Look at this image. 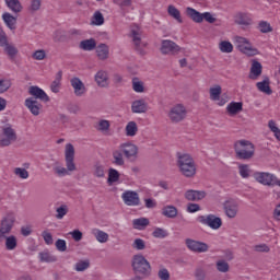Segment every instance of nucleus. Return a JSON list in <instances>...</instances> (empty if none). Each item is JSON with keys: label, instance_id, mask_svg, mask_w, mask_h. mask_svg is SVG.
<instances>
[{"label": "nucleus", "instance_id": "obj_1", "mask_svg": "<svg viewBox=\"0 0 280 280\" xmlns=\"http://www.w3.org/2000/svg\"><path fill=\"white\" fill-rule=\"evenodd\" d=\"M13 228H14V217L7 215L1 220L0 244L4 242V246L7 250H16V246H19V240L14 235H10L12 233Z\"/></svg>", "mask_w": 280, "mask_h": 280}, {"label": "nucleus", "instance_id": "obj_2", "mask_svg": "<svg viewBox=\"0 0 280 280\" xmlns=\"http://www.w3.org/2000/svg\"><path fill=\"white\" fill-rule=\"evenodd\" d=\"M65 159L67 168L60 165L54 166L52 172H55L56 176H70L71 172H75L78 170L75 167V148H73V144H66Z\"/></svg>", "mask_w": 280, "mask_h": 280}, {"label": "nucleus", "instance_id": "obj_3", "mask_svg": "<svg viewBox=\"0 0 280 280\" xmlns=\"http://www.w3.org/2000/svg\"><path fill=\"white\" fill-rule=\"evenodd\" d=\"M177 167H179V172L186 178H194L196 176V162L187 153L177 154Z\"/></svg>", "mask_w": 280, "mask_h": 280}, {"label": "nucleus", "instance_id": "obj_4", "mask_svg": "<svg viewBox=\"0 0 280 280\" xmlns=\"http://www.w3.org/2000/svg\"><path fill=\"white\" fill-rule=\"evenodd\" d=\"M236 159L241 161H248L255 156V144L248 140H238L234 143Z\"/></svg>", "mask_w": 280, "mask_h": 280}, {"label": "nucleus", "instance_id": "obj_5", "mask_svg": "<svg viewBox=\"0 0 280 280\" xmlns=\"http://www.w3.org/2000/svg\"><path fill=\"white\" fill-rule=\"evenodd\" d=\"M131 266L135 275H141V277H150V261L141 254H137L132 257Z\"/></svg>", "mask_w": 280, "mask_h": 280}, {"label": "nucleus", "instance_id": "obj_6", "mask_svg": "<svg viewBox=\"0 0 280 280\" xmlns=\"http://www.w3.org/2000/svg\"><path fill=\"white\" fill-rule=\"evenodd\" d=\"M167 117L171 124H180V121L187 119V107L180 103L175 104L170 108Z\"/></svg>", "mask_w": 280, "mask_h": 280}, {"label": "nucleus", "instance_id": "obj_7", "mask_svg": "<svg viewBox=\"0 0 280 280\" xmlns=\"http://www.w3.org/2000/svg\"><path fill=\"white\" fill-rule=\"evenodd\" d=\"M254 178L260 185L267 187H280V179L275 176V174L266 172H257L254 174Z\"/></svg>", "mask_w": 280, "mask_h": 280}, {"label": "nucleus", "instance_id": "obj_8", "mask_svg": "<svg viewBox=\"0 0 280 280\" xmlns=\"http://www.w3.org/2000/svg\"><path fill=\"white\" fill-rule=\"evenodd\" d=\"M125 159L130 163H135L137 159H139V147L132 142H124L120 143L119 147Z\"/></svg>", "mask_w": 280, "mask_h": 280}, {"label": "nucleus", "instance_id": "obj_9", "mask_svg": "<svg viewBox=\"0 0 280 280\" xmlns=\"http://www.w3.org/2000/svg\"><path fill=\"white\" fill-rule=\"evenodd\" d=\"M130 38L132 40L133 49H136V51H138V54L141 56L145 55L148 43L141 39V31L139 28L131 30Z\"/></svg>", "mask_w": 280, "mask_h": 280}, {"label": "nucleus", "instance_id": "obj_10", "mask_svg": "<svg viewBox=\"0 0 280 280\" xmlns=\"http://www.w3.org/2000/svg\"><path fill=\"white\" fill-rule=\"evenodd\" d=\"M160 51L163 56H176L180 54V46L171 39H163L161 42Z\"/></svg>", "mask_w": 280, "mask_h": 280}, {"label": "nucleus", "instance_id": "obj_11", "mask_svg": "<svg viewBox=\"0 0 280 280\" xmlns=\"http://www.w3.org/2000/svg\"><path fill=\"white\" fill-rule=\"evenodd\" d=\"M223 211L230 220L237 218V213H240V203L237 200L230 198L223 202Z\"/></svg>", "mask_w": 280, "mask_h": 280}, {"label": "nucleus", "instance_id": "obj_12", "mask_svg": "<svg viewBox=\"0 0 280 280\" xmlns=\"http://www.w3.org/2000/svg\"><path fill=\"white\" fill-rule=\"evenodd\" d=\"M197 220L200 222V224H205L213 231H218V229L222 226V219L220 217H215L214 214L199 215Z\"/></svg>", "mask_w": 280, "mask_h": 280}, {"label": "nucleus", "instance_id": "obj_13", "mask_svg": "<svg viewBox=\"0 0 280 280\" xmlns=\"http://www.w3.org/2000/svg\"><path fill=\"white\" fill-rule=\"evenodd\" d=\"M13 141H16V131L12 127H3L2 135H0V145L1 148H7L12 145Z\"/></svg>", "mask_w": 280, "mask_h": 280}, {"label": "nucleus", "instance_id": "obj_14", "mask_svg": "<svg viewBox=\"0 0 280 280\" xmlns=\"http://www.w3.org/2000/svg\"><path fill=\"white\" fill-rule=\"evenodd\" d=\"M236 47L238 51H242L246 56H257V48H254L253 44L246 37H236Z\"/></svg>", "mask_w": 280, "mask_h": 280}, {"label": "nucleus", "instance_id": "obj_15", "mask_svg": "<svg viewBox=\"0 0 280 280\" xmlns=\"http://www.w3.org/2000/svg\"><path fill=\"white\" fill-rule=\"evenodd\" d=\"M121 198L122 202L127 205V207H139L141 205L139 194L135 190H126L122 192Z\"/></svg>", "mask_w": 280, "mask_h": 280}, {"label": "nucleus", "instance_id": "obj_16", "mask_svg": "<svg viewBox=\"0 0 280 280\" xmlns=\"http://www.w3.org/2000/svg\"><path fill=\"white\" fill-rule=\"evenodd\" d=\"M185 244L191 253H207L209 250V245L205 242L186 238Z\"/></svg>", "mask_w": 280, "mask_h": 280}, {"label": "nucleus", "instance_id": "obj_17", "mask_svg": "<svg viewBox=\"0 0 280 280\" xmlns=\"http://www.w3.org/2000/svg\"><path fill=\"white\" fill-rule=\"evenodd\" d=\"M70 84L73 89V93L75 97H84L86 95V85H84V82L80 80V78L74 77L70 80Z\"/></svg>", "mask_w": 280, "mask_h": 280}, {"label": "nucleus", "instance_id": "obj_18", "mask_svg": "<svg viewBox=\"0 0 280 280\" xmlns=\"http://www.w3.org/2000/svg\"><path fill=\"white\" fill-rule=\"evenodd\" d=\"M184 196L189 202H198L207 198V191L189 189L185 192Z\"/></svg>", "mask_w": 280, "mask_h": 280}, {"label": "nucleus", "instance_id": "obj_19", "mask_svg": "<svg viewBox=\"0 0 280 280\" xmlns=\"http://www.w3.org/2000/svg\"><path fill=\"white\" fill-rule=\"evenodd\" d=\"M28 93L34 97V100H40V102H49V95L45 92V90L38 88L37 85H32L28 89Z\"/></svg>", "mask_w": 280, "mask_h": 280}, {"label": "nucleus", "instance_id": "obj_20", "mask_svg": "<svg viewBox=\"0 0 280 280\" xmlns=\"http://www.w3.org/2000/svg\"><path fill=\"white\" fill-rule=\"evenodd\" d=\"M94 80L97 84V86H100V89H108L110 81L108 79V72L105 70H100L96 72Z\"/></svg>", "mask_w": 280, "mask_h": 280}, {"label": "nucleus", "instance_id": "obj_21", "mask_svg": "<svg viewBox=\"0 0 280 280\" xmlns=\"http://www.w3.org/2000/svg\"><path fill=\"white\" fill-rule=\"evenodd\" d=\"M25 106L35 117H38V115H40V108H43V105H40L38 101L34 100V97L26 98Z\"/></svg>", "mask_w": 280, "mask_h": 280}, {"label": "nucleus", "instance_id": "obj_22", "mask_svg": "<svg viewBox=\"0 0 280 280\" xmlns=\"http://www.w3.org/2000/svg\"><path fill=\"white\" fill-rule=\"evenodd\" d=\"M234 23L236 25H242L243 27H248L249 25H253V18L248 13H236L234 16Z\"/></svg>", "mask_w": 280, "mask_h": 280}, {"label": "nucleus", "instance_id": "obj_23", "mask_svg": "<svg viewBox=\"0 0 280 280\" xmlns=\"http://www.w3.org/2000/svg\"><path fill=\"white\" fill-rule=\"evenodd\" d=\"M148 110V102L145 100L140 98L136 100L131 103V113L137 115H141Z\"/></svg>", "mask_w": 280, "mask_h": 280}, {"label": "nucleus", "instance_id": "obj_24", "mask_svg": "<svg viewBox=\"0 0 280 280\" xmlns=\"http://www.w3.org/2000/svg\"><path fill=\"white\" fill-rule=\"evenodd\" d=\"M124 156L125 155H124L120 147L113 150V152H112L113 165H117L118 167H124L126 165V160L124 159Z\"/></svg>", "mask_w": 280, "mask_h": 280}, {"label": "nucleus", "instance_id": "obj_25", "mask_svg": "<svg viewBox=\"0 0 280 280\" xmlns=\"http://www.w3.org/2000/svg\"><path fill=\"white\" fill-rule=\"evenodd\" d=\"M244 110V103L243 102H231L226 106V113L231 117H235V115H238V113H242Z\"/></svg>", "mask_w": 280, "mask_h": 280}, {"label": "nucleus", "instance_id": "obj_26", "mask_svg": "<svg viewBox=\"0 0 280 280\" xmlns=\"http://www.w3.org/2000/svg\"><path fill=\"white\" fill-rule=\"evenodd\" d=\"M96 57L98 60H108L110 56V48L106 44H100L96 46Z\"/></svg>", "mask_w": 280, "mask_h": 280}, {"label": "nucleus", "instance_id": "obj_27", "mask_svg": "<svg viewBox=\"0 0 280 280\" xmlns=\"http://www.w3.org/2000/svg\"><path fill=\"white\" fill-rule=\"evenodd\" d=\"M96 47L97 40H95V38L83 39L79 44V49H82V51H93Z\"/></svg>", "mask_w": 280, "mask_h": 280}, {"label": "nucleus", "instance_id": "obj_28", "mask_svg": "<svg viewBox=\"0 0 280 280\" xmlns=\"http://www.w3.org/2000/svg\"><path fill=\"white\" fill-rule=\"evenodd\" d=\"M4 3L13 14H20V12H23V4H21L20 0H4Z\"/></svg>", "mask_w": 280, "mask_h": 280}, {"label": "nucleus", "instance_id": "obj_29", "mask_svg": "<svg viewBox=\"0 0 280 280\" xmlns=\"http://www.w3.org/2000/svg\"><path fill=\"white\" fill-rule=\"evenodd\" d=\"M2 21H4L7 27L14 32L16 30V18H14L11 13L4 12L2 14Z\"/></svg>", "mask_w": 280, "mask_h": 280}, {"label": "nucleus", "instance_id": "obj_30", "mask_svg": "<svg viewBox=\"0 0 280 280\" xmlns=\"http://www.w3.org/2000/svg\"><path fill=\"white\" fill-rule=\"evenodd\" d=\"M186 14L194 23H202V13L198 12L196 9L191 7L186 8Z\"/></svg>", "mask_w": 280, "mask_h": 280}, {"label": "nucleus", "instance_id": "obj_31", "mask_svg": "<svg viewBox=\"0 0 280 280\" xmlns=\"http://www.w3.org/2000/svg\"><path fill=\"white\" fill-rule=\"evenodd\" d=\"M60 86H62V71L56 73L55 80L50 84V91L52 93H60Z\"/></svg>", "mask_w": 280, "mask_h": 280}, {"label": "nucleus", "instance_id": "obj_32", "mask_svg": "<svg viewBox=\"0 0 280 280\" xmlns=\"http://www.w3.org/2000/svg\"><path fill=\"white\" fill-rule=\"evenodd\" d=\"M256 86L260 93H266V95H272V89H270V79L265 78L262 82L256 83Z\"/></svg>", "mask_w": 280, "mask_h": 280}, {"label": "nucleus", "instance_id": "obj_33", "mask_svg": "<svg viewBox=\"0 0 280 280\" xmlns=\"http://www.w3.org/2000/svg\"><path fill=\"white\" fill-rule=\"evenodd\" d=\"M261 71H262L261 63L259 61H254L252 63L249 79L257 80V78H259V75H261Z\"/></svg>", "mask_w": 280, "mask_h": 280}, {"label": "nucleus", "instance_id": "obj_34", "mask_svg": "<svg viewBox=\"0 0 280 280\" xmlns=\"http://www.w3.org/2000/svg\"><path fill=\"white\" fill-rule=\"evenodd\" d=\"M95 128L102 135H108L110 132V120L101 119L97 121Z\"/></svg>", "mask_w": 280, "mask_h": 280}, {"label": "nucleus", "instance_id": "obj_35", "mask_svg": "<svg viewBox=\"0 0 280 280\" xmlns=\"http://www.w3.org/2000/svg\"><path fill=\"white\" fill-rule=\"evenodd\" d=\"M138 132H139V126H137V122L135 120L129 121L125 127L126 137H137Z\"/></svg>", "mask_w": 280, "mask_h": 280}, {"label": "nucleus", "instance_id": "obj_36", "mask_svg": "<svg viewBox=\"0 0 280 280\" xmlns=\"http://www.w3.org/2000/svg\"><path fill=\"white\" fill-rule=\"evenodd\" d=\"M4 54L9 56L10 60H14L16 56L19 55V48L12 44L7 43L4 46Z\"/></svg>", "mask_w": 280, "mask_h": 280}, {"label": "nucleus", "instance_id": "obj_37", "mask_svg": "<svg viewBox=\"0 0 280 280\" xmlns=\"http://www.w3.org/2000/svg\"><path fill=\"white\" fill-rule=\"evenodd\" d=\"M92 235L95 236V240L98 241L100 244H106V242H108V233L100 229H93Z\"/></svg>", "mask_w": 280, "mask_h": 280}, {"label": "nucleus", "instance_id": "obj_38", "mask_svg": "<svg viewBox=\"0 0 280 280\" xmlns=\"http://www.w3.org/2000/svg\"><path fill=\"white\" fill-rule=\"evenodd\" d=\"M39 261L43 264H54V261H58V258L48 250H44L39 253Z\"/></svg>", "mask_w": 280, "mask_h": 280}, {"label": "nucleus", "instance_id": "obj_39", "mask_svg": "<svg viewBox=\"0 0 280 280\" xmlns=\"http://www.w3.org/2000/svg\"><path fill=\"white\" fill-rule=\"evenodd\" d=\"M133 229L138 231H143L147 226L150 225V220L148 218H139L132 221Z\"/></svg>", "mask_w": 280, "mask_h": 280}, {"label": "nucleus", "instance_id": "obj_40", "mask_svg": "<svg viewBox=\"0 0 280 280\" xmlns=\"http://www.w3.org/2000/svg\"><path fill=\"white\" fill-rule=\"evenodd\" d=\"M162 215H164V218L174 219L176 215H178V209L174 206H165L162 209Z\"/></svg>", "mask_w": 280, "mask_h": 280}, {"label": "nucleus", "instance_id": "obj_41", "mask_svg": "<svg viewBox=\"0 0 280 280\" xmlns=\"http://www.w3.org/2000/svg\"><path fill=\"white\" fill-rule=\"evenodd\" d=\"M167 12L172 16V19H175V21H177V23H183L180 11L176 7H174L173 4H170L167 8Z\"/></svg>", "mask_w": 280, "mask_h": 280}, {"label": "nucleus", "instance_id": "obj_42", "mask_svg": "<svg viewBox=\"0 0 280 280\" xmlns=\"http://www.w3.org/2000/svg\"><path fill=\"white\" fill-rule=\"evenodd\" d=\"M221 95H222V86L215 85L213 88H210V100L212 102H218Z\"/></svg>", "mask_w": 280, "mask_h": 280}, {"label": "nucleus", "instance_id": "obj_43", "mask_svg": "<svg viewBox=\"0 0 280 280\" xmlns=\"http://www.w3.org/2000/svg\"><path fill=\"white\" fill-rule=\"evenodd\" d=\"M91 267V261L89 259L85 260H79L75 265H74V270L77 272H84V270H89V268Z\"/></svg>", "mask_w": 280, "mask_h": 280}, {"label": "nucleus", "instance_id": "obj_44", "mask_svg": "<svg viewBox=\"0 0 280 280\" xmlns=\"http://www.w3.org/2000/svg\"><path fill=\"white\" fill-rule=\"evenodd\" d=\"M219 49L222 54H233V44L229 40H222L219 43Z\"/></svg>", "mask_w": 280, "mask_h": 280}, {"label": "nucleus", "instance_id": "obj_45", "mask_svg": "<svg viewBox=\"0 0 280 280\" xmlns=\"http://www.w3.org/2000/svg\"><path fill=\"white\" fill-rule=\"evenodd\" d=\"M257 30L261 34H270V32H272V25H270L268 21H260L258 23Z\"/></svg>", "mask_w": 280, "mask_h": 280}, {"label": "nucleus", "instance_id": "obj_46", "mask_svg": "<svg viewBox=\"0 0 280 280\" xmlns=\"http://www.w3.org/2000/svg\"><path fill=\"white\" fill-rule=\"evenodd\" d=\"M67 213H69V206L67 205H61L59 207L56 208V219L57 220H62L65 218V215H67Z\"/></svg>", "mask_w": 280, "mask_h": 280}, {"label": "nucleus", "instance_id": "obj_47", "mask_svg": "<svg viewBox=\"0 0 280 280\" xmlns=\"http://www.w3.org/2000/svg\"><path fill=\"white\" fill-rule=\"evenodd\" d=\"M104 23V14H102L100 11L94 12L92 19H91V25H102Z\"/></svg>", "mask_w": 280, "mask_h": 280}, {"label": "nucleus", "instance_id": "obj_48", "mask_svg": "<svg viewBox=\"0 0 280 280\" xmlns=\"http://www.w3.org/2000/svg\"><path fill=\"white\" fill-rule=\"evenodd\" d=\"M132 89L136 93H143L145 91V86H143V81H140L138 78H133Z\"/></svg>", "mask_w": 280, "mask_h": 280}, {"label": "nucleus", "instance_id": "obj_49", "mask_svg": "<svg viewBox=\"0 0 280 280\" xmlns=\"http://www.w3.org/2000/svg\"><path fill=\"white\" fill-rule=\"evenodd\" d=\"M117 180H119V171L115 168H109L107 183H109V185H113V183H117Z\"/></svg>", "mask_w": 280, "mask_h": 280}, {"label": "nucleus", "instance_id": "obj_50", "mask_svg": "<svg viewBox=\"0 0 280 280\" xmlns=\"http://www.w3.org/2000/svg\"><path fill=\"white\" fill-rule=\"evenodd\" d=\"M152 235L156 240H164V237H167L170 234L167 233V230H164L162 228H155L154 231L152 232Z\"/></svg>", "mask_w": 280, "mask_h": 280}, {"label": "nucleus", "instance_id": "obj_51", "mask_svg": "<svg viewBox=\"0 0 280 280\" xmlns=\"http://www.w3.org/2000/svg\"><path fill=\"white\" fill-rule=\"evenodd\" d=\"M215 266H217L218 272L226 273L229 272V270H231L229 262H226L225 260H218Z\"/></svg>", "mask_w": 280, "mask_h": 280}, {"label": "nucleus", "instance_id": "obj_52", "mask_svg": "<svg viewBox=\"0 0 280 280\" xmlns=\"http://www.w3.org/2000/svg\"><path fill=\"white\" fill-rule=\"evenodd\" d=\"M14 174L18 176V178H22L23 180H27V178H30V172L23 167L14 168Z\"/></svg>", "mask_w": 280, "mask_h": 280}, {"label": "nucleus", "instance_id": "obj_53", "mask_svg": "<svg viewBox=\"0 0 280 280\" xmlns=\"http://www.w3.org/2000/svg\"><path fill=\"white\" fill-rule=\"evenodd\" d=\"M196 280H207V269L205 267H198L195 269Z\"/></svg>", "mask_w": 280, "mask_h": 280}, {"label": "nucleus", "instance_id": "obj_54", "mask_svg": "<svg viewBox=\"0 0 280 280\" xmlns=\"http://www.w3.org/2000/svg\"><path fill=\"white\" fill-rule=\"evenodd\" d=\"M131 248H133V250H145V241L142 238H135Z\"/></svg>", "mask_w": 280, "mask_h": 280}, {"label": "nucleus", "instance_id": "obj_55", "mask_svg": "<svg viewBox=\"0 0 280 280\" xmlns=\"http://www.w3.org/2000/svg\"><path fill=\"white\" fill-rule=\"evenodd\" d=\"M238 172L242 178H248L250 176V167L248 164L238 165Z\"/></svg>", "mask_w": 280, "mask_h": 280}, {"label": "nucleus", "instance_id": "obj_56", "mask_svg": "<svg viewBox=\"0 0 280 280\" xmlns=\"http://www.w3.org/2000/svg\"><path fill=\"white\" fill-rule=\"evenodd\" d=\"M94 176H96V178H104V176H106V172L104 171V165L102 164L94 165Z\"/></svg>", "mask_w": 280, "mask_h": 280}, {"label": "nucleus", "instance_id": "obj_57", "mask_svg": "<svg viewBox=\"0 0 280 280\" xmlns=\"http://www.w3.org/2000/svg\"><path fill=\"white\" fill-rule=\"evenodd\" d=\"M42 237H43L45 244H47V246H51V244H54V236L51 235V232H49L47 230L43 231Z\"/></svg>", "mask_w": 280, "mask_h": 280}, {"label": "nucleus", "instance_id": "obj_58", "mask_svg": "<svg viewBox=\"0 0 280 280\" xmlns=\"http://www.w3.org/2000/svg\"><path fill=\"white\" fill-rule=\"evenodd\" d=\"M269 250H270V246H268L266 243L253 246L254 253H268Z\"/></svg>", "mask_w": 280, "mask_h": 280}, {"label": "nucleus", "instance_id": "obj_59", "mask_svg": "<svg viewBox=\"0 0 280 280\" xmlns=\"http://www.w3.org/2000/svg\"><path fill=\"white\" fill-rule=\"evenodd\" d=\"M32 58L34 60H45V58H47V52L45 51V49H39L33 52Z\"/></svg>", "mask_w": 280, "mask_h": 280}, {"label": "nucleus", "instance_id": "obj_60", "mask_svg": "<svg viewBox=\"0 0 280 280\" xmlns=\"http://www.w3.org/2000/svg\"><path fill=\"white\" fill-rule=\"evenodd\" d=\"M55 246L59 253H65L67 250V241L58 238L55 243Z\"/></svg>", "mask_w": 280, "mask_h": 280}, {"label": "nucleus", "instance_id": "obj_61", "mask_svg": "<svg viewBox=\"0 0 280 280\" xmlns=\"http://www.w3.org/2000/svg\"><path fill=\"white\" fill-rule=\"evenodd\" d=\"M12 86V82L8 79L0 80V93H5Z\"/></svg>", "mask_w": 280, "mask_h": 280}, {"label": "nucleus", "instance_id": "obj_62", "mask_svg": "<svg viewBox=\"0 0 280 280\" xmlns=\"http://www.w3.org/2000/svg\"><path fill=\"white\" fill-rule=\"evenodd\" d=\"M40 5H43V1L31 0V5H30L28 10H30V12H38V10H40Z\"/></svg>", "mask_w": 280, "mask_h": 280}, {"label": "nucleus", "instance_id": "obj_63", "mask_svg": "<svg viewBox=\"0 0 280 280\" xmlns=\"http://www.w3.org/2000/svg\"><path fill=\"white\" fill-rule=\"evenodd\" d=\"M158 277L160 280H170L171 279L170 270H167L166 268H161L158 271Z\"/></svg>", "mask_w": 280, "mask_h": 280}, {"label": "nucleus", "instance_id": "obj_64", "mask_svg": "<svg viewBox=\"0 0 280 280\" xmlns=\"http://www.w3.org/2000/svg\"><path fill=\"white\" fill-rule=\"evenodd\" d=\"M115 5H119V8H130L132 5V0H113Z\"/></svg>", "mask_w": 280, "mask_h": 280}]
</instances>
